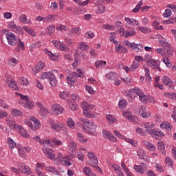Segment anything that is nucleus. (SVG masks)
<instances>
[{"mask_svg":"<svg viewBox=\"0 0 176 176\" xmlns=\"http://www.w3.org/2000/svg\"><path fill=\"white\" fill-rule=\"evenodd\" d=\"M67 125L69 129H75V122H74V120L72 118H68L67 120Z\"/></svg>","mask_w":176,"mask_h":176,"instance_id":"39","label":"nucleus"},{"mask_svg":"<svg viewBox=\"0 0 176 176\" xmlns=\"http://www.w3.org/2000/svg\"><path fill=\"white\" fill-rule=\"evenodd\" d=\"M160 46H162V47H164V49H167L168 47H170L171 45L170 43H168L164 38L161 39L160 41Z\"/></svg>","mask_w":176,"mask_h":176,"instance_id":"33","label":"nucleus"},{"mask_svg":"<svg viewBox=\"0 0 176 176\" xmlns=\"http://www.w3.org/2000/svg\"><path fill=\"white\" fill-rule=\"evenodd\" d=\"M123 116H124L126 119H128V120H129L130 119H131L133 114H131V111L126 110L123 113Z\"/></svg>","mask_w":176,"mask_h":176,"instance_id":"56","label":"nucleus"},{"mask_svg":"<svg viewBox=\"0 0 176 176\" xmlns=\"http://www.w3.org/2000/svg\"><path fill=\"white\" fill-rule=\"evenodd\" d=\"M107 10V8L104 6H100L97 8L96 12L98 14L104 13V12Z\"/></svg>","mask_w":176,"mask_h":176,"instance_id":"44","label":"nucleus"},{"mask_svg":"<svg viewBox=\"0 0 176 176\" xmlns=\"http://www.w3.org/2000/svg\"><path fill=\"white\" fill-rule=\"evenodd\" d=\"M76 143L75 142H71L69 144V149L71 153H73L74 155H75V153H76Z\"/></svg>","mask_w":176,"mask_h":176,"instance_id":"27","label":"nucleus"},{"mask_svg":"<svg viewBox=\"0 0 176 176\" xmlns=\"http://www.w3.org/2000/svg\"><path fill=\"white\" fill-rule=\"evenodd\" d=\"M55 31H56V27L54 26V25H51L48 26L45 30V32H47L48 35H52V34H54Z\"/></svg>","mask_w":176,"mask_h":176,"instance_id":"30","label":"nucleus"},{"mask_svg":"<svg viewBox=\"0 0 176 176\" xmlns=\"http://www.w3.org/2000/svg\"><path fill=\"white\" fill-rule=\"evenodd\" d=\"M74 58L75 62L72 63V67H74V68H77L79 65V60H80V58H79V55H78V54H74Z\"/></svg>","mask_w":176,"mask_h":176,"instance_id":"37","label":"nucleus"},{"mask_svg":"<svg viewBox=\"0 0 176 176\" xmlns=\"http://www.w3.org/2000/svg\"><path fill=\"white\" fill-rule=\"evenodd\" d=\"M160 127H161V129H166L168 131H171V130H173V126H171V124H170L169 122H167L162 123L160 124Z\"/></svg>","mask_w":176,"mask_h":176,"instance_id":"25","label":"nucleus"},{"mask_svg":"<svg viewBox=\"0 0 176 176\" xmlns=\"http://www.w3.org/2000/svg\"><path fill=\"white\" fill-rule=\"evenodd\" d=\"M129 30H125V38L127 39L129 36H134L135 34H137V32H135V30L133 29L132 27H128Z\"/></svg>","mask_w":176,"mask_h":176,"instance_id":"16","label":"nucleus"},{"mask_svg":"<svg viewBox=\"0 0 176 176\" xmlns=\"http://www.w3.org/2000/svg\"><path fill=\"white\" fill-rule=\"evenodd\" d=\"M77 140L78 141H79V142H81L82 144H85V142H87V139H85L83 138V135H82L81 133H78Z\"/></svg>","mask_w":176,"mask_h":176,"instance_id":"47","label":"nucleus"},{"mask_svg":"<svg viewBox=\"0 0 176 176\" xmlns=\"http://www.w3.org/2000/svg\"><path fill=\"white\" fill-rule=\"evenodd\" d=\"M144 72H145V79L147 82H151L152 80V78L151 77L150 75V72L148 69L145 68L144 69Z\"/></svg>","mask_w":176,"mask_h":176,"instance_id":"41","label":"nucleus"},{"mask_svg":"<svg viewBox=\"0 0 176 176\" xmlns=\"http://www.w3.org/2000/svg\"><path fill=\"white\" fill-rule=\"evenodd\" d=\"M118 105L121 109H124V108H126V107L127 105V101L122 99L119 101Z\"/></svg>","mask_w":176,"mask_h":176,"instance_id":"48","label":"nucleus"},{"mask_svg":"<svg viewBox=\"0 0 176 176\" xmlns=\"http://www.w3.org/2000/svg\"><path fill=\"white\" fill-rule=\"evenodd\" d=\"M9 28H10L14 32H16V34H19L20 35H23L24 34V30H23V28L21 27L16 25L14 22H10L8 24Z\"/></svg>","mask_w":176,"mask_h":176,"instance_id":"5","label":"nucleus"},{"mask_svg":"<svg viewBox=\"0 0 176 176\" xmlns=\"http://www.w3.org/2000/svg\"><path fill=\"white\" fill-rule=\"evenodd\" d=\"M23 174H26L27 175H31V168L30 166L25 165L23 168L21 170Z\"/></svg>","mask_w":176,"mask_h":176,"instance_id":"34","label":"nucleus"},{"mask_svg":"<svg viewBox=\"0 0 176 176\" xmlns=\"http://www.w3.org/2000/svg\"><path fill=\"white\" fill-rule=\"evenodd\" d=\"M43 152L45 153L46 157L49 159H54L56 157V155L53 153V150L52 148H43Z\"/></svg>","mask_w":176,"mask_h":176,"instance_id":"14","label":"nucleus"},{"mask_svg":"<svg viewBox=\"0 0 176 176\" xmlns=\"http://www.w3.org/2000/svg\"><path fill=\"white\" fill-rule=\"evenodd\" d=\"M19 133L20 135L24 137V138H30V134H28V132L23 128L21 129V130L19 131Z\"/></svg>","mask_w":176,"mask_h":176,"instance_id":"35","label":"nucleus"},{"mask_svg":"<svg viewBox=\"0 0 176 176\" xmlns=\"http://www.w3.org/2000/svg\"><path fill=\"white\" fill-rule=\"evenodd\" d=\"M55 19L54 15H48L47 16L44 17V23H52V21H54Z\"/></svg>","mask_w":176,"mask_h":176,"instance_id":"40","label":"nucleus"},{"mask_svg":"<svg viewBox=\"0 0 176 176\" xmlns=\"http://www.w3.org/2000/svg\"><path fill=\"white\" fill-rule=\"evenodd\" d=\"M103 137L104 138H106V140H110L112 142H116V138L115 135H112L109 131H103Z\"/></svg>","mask_w":176,"mask_h":176,"instance_id":"11","label":"nucleus"},{"mask_svg":"<svg viewBox=\"0 0 176 176\" xmlns=\"http://www.w3.org/2000/svg\"><path fill=\"white\" fill-rule=\"evenodd\" d=\"M23 28L24 31H25V32H27L28 34H29L32 36H36V34L30 27H28V26H23Z\"/></svg>","mask_w":176,"mask_h":176,"instance_id":"29","label":"nucleus"},{"mask_svg":"<svg viewBox=\"0 0 176 176\" xmlns=\"http://www.w3.org/2000/svg\"><path fill=\"white\" fill-rule=\"evenodd\" d=\"M45 170L46 171H49L50 173L54 174V175L61 176V173L54 167L48 166L45 168Z\"/></svg>","mask_w":176,"mask_h":176,"instance_id":"18","label":"nucleus"},{"mask_svg":"<svg viewBox=\"0 0 176 176\" xmlns=\"http://www.w3.org/2000/svg\"><path fill=\"white\" fill-rule=\"evenodd\" d=\"M94 36H95L94 33L91 32H87L85 34V38H87V39H91Z\"/></svg>","mask_w":176,"mask_h":176,"instance_id":"63","label":"nucleus"},{"mask_svg":"<svg viewBox=\"0 0 176 176\" xmlns=\"http://www.w3.org/2000/svg\"><path fill=\"white\" fill-rule=\"evenodd\" d=\"M19 20L21 23H23V24H28V19H27V16H25V14H21L19 16Z\"/></svg>","mask_w":176,"mask_h":176,"instance_id":"49","label":"nucleus"},{"mask_svg":"<svg viewBox=\"0 0 176 176\" xmlns=\"http://www.w3.org/2000/svg\"><path fill=\"white\" fill-rule=\"evenodd\" d=\"M74 157H75V154L71 153L70 155H65L63 157H62V159L63 160H67V161L69 162V160H72V159H74Z\"/></svg>","mask_w":176,"mask_h":176,"instance_id":"55","label":"nucleus"},{"mask_svg":"<svg viewBox=\"0 0 176 176\" xmlns=\"http://www.w3.org/2000/svg\"><path fill=\"white\" fill-rule=\"evenodd\" d=\"M78 120L80 122L78 123V126L86 131L90 126V121L86 118H80Z\"/></svg>","mask_w":176,"mask_h":176,"instance_id":"8","label":"nucleus"},{"mask_svg":"<svg viewBox=\"0 0 176 176\" xmlns=\"http://www.w3.org/2000/svg\"><path fill=\"white\" fill-rule=\"evenodd\" d=\"M153 27H154L155 30H163V26L160 25V23L157 21H153Z\"/></svg>","mask_w":176,"mask_h":176,"instance_id":"50","label":"nucleus"},{"mask_svg":"<svg viewBox=\"0 0 176 176\" xmlns=\"http://www.w3.org/2000/svg\"><path fill=\"white\" fill-rule=\"evenodd\" d=\"M167 54L168 57H171V56H174V50L171 47V45L166 49Z\"/></svg>","mask_w":176,"mask_h":176,"instance_id":"59","label":"nucleus"},{"mask_svg":"<svg viewBox=\"0 0 176 176\" xmlns=\"http://www.w3.org/2000/svg\"><path fill=\"white\" fill-rule=\"evenodd\" d=\"M6 124L10 127V129H13V126L14 125V120L12 118L9 117L6 119Z\"/></svg>","mask_w":176,"mask_h":176,"instance_id":"32","label":"nucleus"},{"mask_svg":"<svg viewBox=\"0 0 176 176\" xmlns=\"http://www.w3.org/2000/svg\"><path fill=\"white\" fill-rule=\"evenodd\" d=\"M132 91H133V93H135V94H137V96H138L139 97L140 96H144V92L140 88H135L132 89Z\"/></svg>","mask_w":176,"mask_h":176,"instance_id":"54","label":"nucleus"},{"mask_svg":"<svg viewBox=\"0 0 176 176\" xmlns=\"http://www.w3.org/2000/svg\"><path fill=\"white\" fill-rule=\"evenodd\" d=\"M146 133L155 135V137H164V133L157 129H146Z\"/></svg>","mask_w":176,"mask_h":176,"instance_id":"10","label":"nucleus"},{"mask_svg":"<svg viewBox=\"0 0 176 176\" xmlns=\"http://www.w3.org/2000/svg\"><path fill=\"white\" fill-rule=\"evenodd\" d=\"M163 63H164V64H166V67H168V68H170L172 65L171 64V61H170V59H168V58H164L162 59Z\"/></svg>","mask_w":176,"mask_h":176,"instance_id":"62","label":"nucleus"},{"mask_svg":"<svg viewBox=\"0 0 176 176\" xmlns=\"http://www.w3.org/2000/svg\"><path fill=\"white\" fill-rule=\"evenodd\" d=\"M50 128L55 130V131H60V130H65V125L64 124H56V122L53 120H50Z\"/></svg>","mask_w":176,"mask_h":176,"instance_id":"7","label":"nucleus"},{"mask_svg":"<svg viewBox=\"0 0 176 176\" xmlns=\"http://www.w3.org/2000/svg\"><path fill=\"white\" fill-rule=\"evenodd\" d=\"M165 97H168V98H170L171 100H176V93H170L166 92L164 94Z\"/></svg>","mask_w":176,"mask_h":176,"instance_id":"42","label":"nucleus"},{"mask_svg":"<svg viewBox=\"0 0 176 176\" xmlns=\"http://www.w3.org/2000/svg\"><path fill=\"white\" fill-rule=\"evenodd\" d=\"M30 120L33 122L34 124H34H32V122H31V121H28L26 124H28V127H30L31 130H33L34 131H35L38 130L39 127H41V122L38 119H36L35 117H32Z\"/></svg>","mask_w":176,"mask_h":176,"instance_id":"3","label":"nucleus"},{"mask_svg":"<svg viewBox=\"0 0 176 176\" xmlns=\"http://www.w3.org/2000/svg\"><path fill=\"white\" fill-rule=\"evenodd\" d=\"M149 64L154 69H158V71H160V61L153 59Z\"/></svg>","mask_w":176,"mask_h":176,"instance_id":"19","label":"nucleus"},{"mask_svg":"<svg viewBox=\"0 0 176 176\" xmlns=\"http://www.w3.org/2000/svg\"><path fill=\"white\" fill-rule=\"evenodd\" d=\"M106 119L109 120L110 123H115V120H116V118H115L114 116L109 115V114L106 116Z\"/></svg>","mask_w":176,"mask_h":176,"instance_id":"60","label":"nucleus"},{"mask_svg":"<svg viewBox=\"0 0 176 176\" xmlns=\"http://www.w3.org/2000/svg\"><path fill=\"white\" fill-rule=\"evenodd\" d=\"M163 16H164V17H165V18H168V17H170V16H171V10H169V9H166V10L164 11V14H163Z\"/></svg>","mask_w":176,"mask_h":176,"instance_id":"64","label":"nucleus"},{"mask_svg":"<svg viewBox=\"0 0 176 176\" xmlns=\"http://www.w3.org/2000/svg\"><path fill=\"white\" fill-rule=\"evenodd\" d=\"M51 142V146L57 145L58 146H61L63 145V142L60 141L58 139L52 140Z\"/></svg>","mask_w":176,"mask_h":176,"instance_id":"46","label":"nucleus"},{"mask_svg":"<svg viewBox=\"0 0 176 176\" xmlns=\"http://www.w3.org/2000/svg\"><path fill=\"white\" fill-rule=\"evenodd\" d=\"M105 65H107V62H105L104 60H98L95 63V67L96 68H100L102 67H105Z\"/></svg>","mask_w":176,"mask_h":176,"instance_id":"38","label":"nucleus"},{"mask_svg":"<svg viewBox=\"0 0 176 176\" xmlns=\"http://www.w3.org/2000/svg\"><path fill=\"white\" fill-rule=\"evenodd\" d=\"M162 80L164 85H166V86L169 87L170 89H171V87L174 86V82H173V80H171V78H170V77L168 76H162Z\"/></svg>","mask_w":176,"mask_h":176,"instance_id":"13","label":"nucleus"},{"mask_svg":"<svg viewBox=\"0 0 176 176\" xmlns=\"http://www.w3.org/2000/svg\"><path fill=\"white\" fill-rule=\"evenodd\" d=\"M157 149L162 153L163 155H166V149L164 146V143L163 142H157Z\"/></svg>","mask_w":176,"mask_h":176,"instance_id":"23","label":"nucleus"},{"mask_svg":"<svg viewBox=\"0 0 176 176\" xmlns=\"http://www.w3.org/2000/svg\"><path fill=\"white\" fill-rule=\"evenodd\" d=\"M88 134L90 135H97V124L94 122H91V126L87 128Z\"/></svg>","mask_w":176,"mask_h":176,"instance_id":"9","label":"nucleus"},{"mask_svg":"<svg viewBox=\"0 0 176 176\" xmlns=\"http://www.w3.org/2000/svg\"><path fill=\"white\" fill-rule=\"evenodd\" d=\"M80 35V28H72L70 30L69 32V34L71 35V36H74V35Z\"/></svg>","mask_w":176,"mask_h":176,"instance_id":"24","label":"nucleus"},{"mask_svg":"<svg viewBox=\"0 0 176 176\" xmlns=\"http://www.w3.org/2000/svg\"><path fill=\"white\" fill-rule=\"evenodd\" d=\"M57 72V70L44 72L41 74V79H48L51 86H57V78H56V74Z\"/></svg>","mask_w":176,"mask_h":176,"instance_id":"1","label":"nucleus"},{"mask_svg":"<svg viewBox=\"0 0 176 176\" xmlns=\"http://www.w3.org/2000/svg\"><path fill=\"white\" fill-rule=\"evenodd\" d=\"M19 82L23 86H27L28 85V80L24 77L21 78Z\"/></svg>","mask_w":176,"mask_h":176,"instance_id":"61","label":"nucleus"},{"mask_svg":"<svg viewBox=\"0 0 176 176\" xmlns=\"http://www.w3.org/2000/svg\"><path fill=\"white\" fill-rule=\"evenodd\" d=\"M137 155L140 159L144 160V162H148V157H146L145 151H144L143 149H139L137 152Z\"/></svg>","mask_w":176,"mask_h":176,"instance_id":"15","label":"nucleus"},{"mask_svg":"<svg viewBox=\"0 0 176 176\" xmlns=\"http://www.w3.org/2000/svg\"><path fill=\"white\" fill-rule=\"evenodd\" d=\"M82 108L84 109L83 115L85 118H96V116L94 114L89 113V109H90V105H89V103L86 102H82Z\"/></svg>","mask_w":176,"mask_h":176,"instance_id":"4","label":"nucleus"},{"mask_svg":"<svg viewBox=\"0 0 176 176\" xmlns=\"http://www.w3.org/2000/svg\"><path fill=\"white\" fill-rule=\"evenodd\" d=\"M44 52H45V54H47V56H49V57H50V58L51 59V60H56V56H54V54H53V53H52L50 51H49V50H44Z\"/></svg>","mask_w":176,"mask_h":176,"instance_id":"58","label":"nucleus"},{"mask_svg":"<svg viewBox=\"0 0 176 176\" xmlns=\"http://www.w3.org/2000/svg\"><path fill=\"white\" fill-rule=\"evenodd\" d=\"M52 112L55 115H61L64 112V108L60 104H54L52 106Z\"/></svg>","mask_w":176,"mask_h":176,"instance_id":"12","label":"nucleus"},{"mask_svg":"<svg viewBox=\"0 0 176 176\" xmlns=\"http://www.w3.org/2000/svg\"><path fill=\"white\" fill-rule=\"evenodd\" d=\"M139 113L140 116H142L145 119H148V118L151 117V113H148L147 116L145 115V107L142 106L140 109L139 110Z\"/></svg>","mask_w":176,"mask_h":176,"instance_id":"28","label":"nucleus"},{"mask_svg":"<svg viewBox=\"0 0 176 176\" xmlns=\"http://www.w3.org/2000/svg\"><path fill=\"white\" fill-rule=\"evenodd\" d=\"M116 27L118 30V31L122 34V31H124V28H123V23H122V22L118 21L116 23Z\"/></svg>","mask_w":176,"mask_h":176,"instance_id":"36","label":"nucleus"},{"mask_svg":"<svg viewBox=\"0 0 176 176\" xmlns=\"http://www.w3.org/2000/svg\"><path fill=\"white\" fill-rule=\"evenodd\" d=\"M116 51L118 53H127V48L120 44L116 46Z\"/></svg>","mask_w":176,"mask_h":176,"instance_id":"22","label":"nucleus"},{"mask_svg":"<svg viewBox=\"0 0 176 176\" xmlns=\"http://www.w3.org/2000/svg\"><path fill=\"white\" fill-rule=\"evenodd\" d=\"M8 144L10 149H13L14 148H16V143L10 138H8Z\"/></svg>","mask_w":176,"mask_h":176,"instance_id":"43","label":"nucleus"},{"mask_svg":"<svg viewBox=\"0 0 176 176\" xmlns=\"http://www.w3.org/2000/svg\"><path fill=\"white\" fill-rule=\"evenodd\" d=\"M106 78L108 80H116L118 79V74L115 72H110L106 74Z\"/></svg>","mask_w":176,"mask_h":176,"instance_id":"21","label":"nucleus"},{"mask_svg":"<svg viewBox=\"0 0 176 176\" xmlns=\"http://www.w3.org/2000/svg\"><path fill=\"white\" fill-rule=\"evenodd\" d=\"M87 156L91 160L90 162L88 163L89 166H91V167H94L95 168H98V170L101 171V168H100V166H98V160L97 159L96 154H94V153H88Z\"/></svg>","mask_w":176,"mask_h":176,"instance_id":"2","label":"nucleus"},{"mask_svg":"<svg viewBox=\"0 0 176 176\" xmlns=\"http://www.w3.org/2000/svg\"><path fill=\"white\" fill-rule=\"evenodd\" d=\"M131 48L133 49V50H135V52H137L138 53L144 50V45H142V44H137L135 43H133Z\"/></svg>","mask_w":176,"mask_h":176,"instance_id":"17","label":"nucleus"},{"mask_svg":"<svg viewBox=\"0 0 176 176\" xmlns=\"http://www.w3.org/2000/svg\"><path fill=\"white\" fill-rule=\"evenodd\" d=\"M144 145H145L146 149L151 151V152H154V151H156V146H155V144L149 142H145Z\"/></svg>","mask_w":176,"mask_h":176,"instance_id":"20","label":"nucleus"},{"mask_svg":"<svg viewBox=\"0 0 176 176\" xmlns=\"http://www.w3.org/2000/svg\"><path fill=\"white\" fill-rule=\"evenodd\" d=\"M6 38L9 45L11 46H16V45H17V36H16L15 34L8 33L6 34Z\"/></svg>","mask_w":176,"mask_h":176,"instance_id":"6","label":"nucleus"},{"mask_svg":"<svg viewBox=\"0 0 176 176\" xmlns=\"http://www.w3.org/2000/svg\"><path fill=\"white\" fill-rule=\"evenodd\" d=\"M138 67H140V62L135 60L131 65V71L134 72V71H135Z\"/></svg>","mask_w":176,"mask_h":176,"instance_id":"51","label":"nucleus"},{"mask_svg":"<svg viewBox=\"0 0 176 176\" xmlns=\"http://www.w3.org/2000/svg\"><path fill=\"white\" fill-rule=\"evenodd\" d=\"M12 116H15V117L22 116L23 112H21V111H20V110L14 109L12 110Z\"/></svg>","mask_w":176,"mask_h":176,"instance_id":"45","label":"nucleus"},{"mask_svg":"<svg viewBox=\"0 0 176 176\" xmlns=\"http://www.w3.org/2000/svg\"><path fill=\"white\" fill-rule=\"evenodd\" d=\"M83 173L87 176H96V173L92 172L91 169H90L89 167L83 168Z\"/></svg>","mask_w":176,"mask_h":176,"instance_id":"26","label":"nucleus"},{"mask_svg":"<svg viewBox=\"0 0 176 176\" xmlns=\"http://www.w3.org/2000/svg\"><path fill=\"white\" fill-rule=\"evenodd\" d=\"M58 50H62L63 52H69V47H68L67 45L63 44V43L60 44Z\"/></svg>","mask_w":176,"mask_h":176,"instance_id":"52","label":"nucleus"},{"mask_svg":"<svg viewBox=\"0 0 176 176\" xmlns=\"http://www.w3.org/2000/svg\"><path fill=\"white\" fill-rule=\"evenodd\" d=\"M18 47L15 49V51L19 52H20V47L21 50H25V47L24 46V42L21 41V39H19L17 43Z\"/></svg>","mask_w":176,"mask_h":176,"instance_id":"31","label":"nucleus"},{"mask_svg":"<svg viewBox=\"0 0 176 176\" xmlns=\"http://www.w3.org/2000/svg\"><path fill=\"white\" fill-rule=\"evenodd\" d=\"M39 46H41V43L39 42L34 43L30 46V50L32 51L34 50V49H38Z\"/></svg>","mask_w":176,"mask_h":176,"instance_id":"57","label":"nucleus"},{"mask_svg":"<svg viewBox=\"0 0 176 176\" xmlns=\"http://www.w3.org/2000/svg\"><path fill=\"white\" fill-rule=\"evenodd\" d=\"M153 59L152 58V56L149 54H146L143 58V61L145 63H148L149 64L152 62Z\"/></svg>","mask_w":176,"mask_h":176,"instance_id":"53","label":"nucleus"}]
</instances>
